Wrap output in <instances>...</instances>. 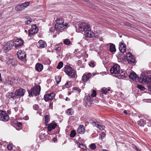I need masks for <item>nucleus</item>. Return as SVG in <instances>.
Returning <instances> with one entry per match:
<instances>
[{
	"label": "nucleus",
	"instance_id": "nucleus-1",
	"mask_svg": "<svg viewBox=\"0 0 151 151\" xmlns=\"http://www.w3.org/2000/svg\"><path fill=\"white\" fill-rule=\"evenodd\" d=\"M76 31L78 32H84L85 36L88 37H96V35L91 31V28L90 24L85 23H80L77 27Z\"/></svg>",
	"mask_w": 151,
	"mask_h": 151
},
{
	"label": "nucleus",
	"instance_id": "nucleus-2",
	"mask_svg": "<svg viewBox=\"0 0 151 151\" xmlns=\"http://www.w3.org/2000/svg\"><path fill=\"white\" fill-rule=\"evenodd\" d=\"M65 72L69 76L72 78L75 77L76 73L75 70L73 69L71 67L66 65L65 67Z\"/></svg>",
	"mask_w": 151,
	"mask_h": 151
},
{
	"label": "nucleus",
	"instance_id": "nucleus-3",
	"mask_svg": "<svg viewBox=\"0 0 151 151\" xmlns=\"http://www.w3.org/2000/svg\"><path fill=\"white\" fill-rule=\"evenodd\" d=\"M120 69L119 65L117 64H115L111 68L110 70L111 73L113 76L117 77L119 73L121 71Z\"/></svg>",
	"mask_w": 151,
	"mask_h": 151
},
{
	"label": "nucleus",
	"instance_id": "nucleus-4",
	"mask_svg": "<svg viewBox=\"0 0 151 151\" xmlns=\"http://www.w3.org/2000/svg\"><path fill=\"white\" fill-rule=\"evenodd\" d=\"M41 90V87L39 85H36L32 88L30 92L29 91L30 96H33V94L36 96L39 94Z\"/></svg>",
	"mask_w": 151,
	"mask_h": 151
},
{
	"label": "nucleus",
	"instance_id": "nucleus-5",
	"mask_svg": "<svg viewBox=\"0 0 151 151\" xmlns=\"http://www.w3.org/2000/svg\"><path fill=\"white\" fill-rule=\"evenodd\" d=\"M9 115L5 111H0V119L1 121H7L9 120Z\"/></svg>",
	"mask_w": 151,
	"mask_h": 151
},
{
	"label": "nucleus",
	"instance_id": "nucleus-6",
	"mask_svg": "<svg viewBox=\"0 0 151 151\" xmlns=\"http://www.w3.org/2000/svg\"><path fill=\"white\" fill-rule=\"evenodd\" d=\"M24 43V42L23 40L20 39H16L13 42V45H14L16 48L19 47L22 45Z\"/></svg>",
	"mask_w": 151,
	"mask_h": 151
},
{
	"label": "nucleus",
	"instance_id": "nucleus-7",
	"mask_svg": "<svg viewBox=\"0 0 151 151\" xmlns=\"http://www.w3.org/2000/svg\"><path fill=\"white\" fill-rule=\"evenodd\" d=\"M148 76H142L139 78H138L137 81L140 83L143 84H146L148 83Z\"/></svg>",
	"mask_w": 151,
	"mask_h": 151
},
{
	"label": "nucleus",
	"instance_id": "nucleus-8",
	"mask_svg": "<svg viewBox=\"0 0 151 151\" xmlns=\"http://www.w3.org/2000/svg\"><path fill=\"white\" fill-rule=\"evenodd\" d=\"M17 54L18 58L20 60H24L26 59V54L24 51L19 50L17 52Z\"/></svg>",
	"mask_w": 151,
	"mask_h": 151
},
{
	"label": "nucleus",
	"instance_id": "nucleus-9",
	"mask_svg": "<svg viewBox=\"0 0 151 151\" xmlns=\"http://www.w3.org/2000/svg\"><path fill=\"white\" fill-rule=\"evenodd\" d=\"M68 24L65 23V24H55V28L56 31L58 32H60L66 27H67Z\"/></svg>",
	"mask_w": 151,
	"mask_h": 151
},
{
	"label": "nucleus",
	"instance_id": "nucleus-10",
	"mask_svg": "<svg viewBox=\"0 0 151 151\" xmlns=\"http://www.w3.org/2000/svg\"><path fill=\"white\" fill-rule=\"evenodd\" d=\"M12 47V42H8L4 45L3 48V50L5 52H6L11 49Z\"/></svg>",
	"mask_w": 151,
	"mask_h": 151
},
{
	"label": "nucleus",
	"instance_id": "nucleus-11",
	"mask_svg": "<svg viewBox=\"0 0 151 151\" xmlns=\"http://www.w3.org/2000/svg\"><path fill=\"white\" fill-rule=\"evenodd\" d=\"M7 63L8 67L9 68H12L15 67L17 65V62L15 60L13 59H9Z\"/></svg>",
	"mask_w": 151,
	"mask_h": 151
},
{
	"label": "nucleus",
	"instance_id": "nucleus-12",
	"mask_svg": "<svg viewBox=\"0 0 151 151\" xmlns=\"http://www.w3.org/2000/svg\"><path fill=\"white\" fill-rule=\"evenodd\" d=\"M84 104L86 107L91 106L92 103V99L90 96H86L85 98Z\"/></svg>",
	"mask_w": 151,
	"mask_h": 151
},
{
	"label": "nucleus",
	"instance_id": "nucleus-13",
	"mask_svg": "<svg viewBox=\"0 0 151 151\" xmlns=\"http://www.w3.org/2000/svg\"><path fill=\"white\" fill-rule=\"evenodd\" d=\"M127 59L129 63H134L135 61L134 57L129 53L127 54Z\"/></svg>",
	"mask_w": 151,
	"mask_h": 151
},
{
	"label": "nucleus",
	"instance_id": "nucleus-14",
	"mask_svg": "<svg viewBox=\"0 0 151 151\" xmlns=\"http://www.w3.org/2000/svg\"><path fill=\"white\" fill-rule=\"evenodd\" d=\"M55 94L54 92L51 93L49 94H47L44 96V99L45 101H52L55 96Z\"/></svg>",
	"mask_w": 151,
	"mask_h": 151
},
{
	"label": "nucleus",
	"instance_id": "nucleus-15",
	"mask_svg": "<svg viewBox=\"0 0 151 151\" xmlns=\"http://www.w3.org/2000/svg\"><path fill=\"white\" fill-rule=\"evenodd\" d=\"M25 92V90L23 89H19L17 91L15 92L16 98H18V97H21L24 95Z\"/></svg>",
	"mask_w": 151,
	"mask_h": 151
},
{
	"label": "nucleus",
	"instance_id": "nucleus-16",
	"mask_svg": "<svg viewBox=\"0 0 151 151\" xmlns=\"http://www.w3.org/2000/svg\"><path fill=\"white\" fill-rule=\"evenodd\" d=\"M13 80V78H10L8 77H6L5 78V80L3 81V82L6 84L10 85L12 86V85Z\"/></svg>",
	"mask_w": 151,
	"mask_h": 151
},
{
	"label": "nucleus",
	"instance_id": "nucleus-17",
	"mask_svg": "<svg viewBox=\"0 0 151 151\" xmlns=\"http://www.w3.org/2000/svg\"><path fill=\"white\" fill-rule=\"evenodd\" d=\"M119 50L123 53L125 52L126 50V45L122 42H121L119 43Z\"/></svg>",
	"mask_w": 151,
	"mask_h": 151
},
{
	"label": "nucleus",
	"instance_id": "nucleus-18",
	"mask_svg": "<svg viewBox=\"0 0 151 151\" xmlns=\"http://www.w3.org/2000/svg\"><path fill=\"white\" fill-rule=\"evenodd\" d=\"M47 129L49 131H51L52 129H54L57 126V124L54 122H52V123L47 124Z\"/></svg>",
	"mask_w": 151,
	"mask_h": 151
},
{
	"label": "nucleus",
	"instance_id": "nucleus-19",
	"mask_svg": "<svg viewBox=\"0 0 151 151\" xmlns=\"http://www.w3.org/2000/svg\"><path fill=\"white\" fill-rule=\"evenodd\" d=\"M129 77L134 81L136 82L138 81L137 79L139 78H138L137 76L136 73L134 72L131 73L129 76Z\"/></svg>",
	"mask_w": 151,
	"mask_h": 151
},
{
	"label": "nucleus",
	"instance_id": "nucleus-20",
	"mask_svg": "<svg viewBox=\"0 0 151 151\" xmlns=\"http://www.w3.org/2000/svg\"><path fill=\"white\" fill-rule=\"evenodd\" d=\"M91 76V74L90 73H89L86 75H83L82 77V79L83 82H86L90 78Z\"/></svg>",
	"mask_w": 151,
	"mask_h": 151
},
{
	"label": "nucleus",
	"instance_id": "nucleus-21",
	"mask_svg": "<svg viewBox=\"0 0 151 151\" xmlns=\"http://www.w3.org/2000/svg\"><path fill=\"white\" fill-rule=\"evenodd\" d=\"M77 132L78 134H83L85 132V129L83 125H80L77 129Z\"/></svg>",
	"mask_w": 151,
	"mask_h": 151
},
{
	"label": "nucleus",
	"instance_id": "nucleus-22",
	"mask_svg": "<svg viewBox=\"0 0 151 151\" xmlns=\"http://www.w3.org/2000/svg\"><path fill=\"white\" fill-rule=\"evenodd\" d=\"M38 45L39 47L41 48L45 47L47 46V44L46 43L42 40H40L39 41Z\"/></svg>",
	"mask_w": 151,
	"mask_h": 151
},
{
	"label": "nucleus",
	"instance_id": "nucleus-23",
	"mask_svg": "<svg viewBox=\"0 0 151 151\" xmlns=\"http://www.w3.org/2000/svg\"><path fill=\"white\" fill-rule=\"evenodd\" d=\"M43 68V65L40 63H37L35 66L36 70L38 71H41Z\"/></svg>",
	"mask_w": 151,
	"mask_h": 151
},
{
	"label": "nucleus",
	"instance_id": "nucleus-24",
	"mask_svg": "<svg viewBox=\"0 0 151 151\" xmlns=\"http://www.w3.org/2000/svg\"><path fill=\"white\" fill-rule=\"evenodd\" d=\"M127 76V74L125 71H121V72H119V73L118 76L116 77H118L119 78H123Z\"/></svg>",
	"mask_w": 151,
	"mask_h": 151
},
{
	"label": "nucleus",
	"instance_id": "nucleus-25",
	"mask_svg": "<svg viewBox=\"0 0 151 151\" xmlns=\"http://www.w3.org/2000/svg\"><path fill=\"white\" fill-rule=\"evenodd\" d=\"M110 45L109 50L111 52L114 53L116 51L115 46L112 43H110Z\"/></svg>",
	"mask_w": 151,
	"mask_h": 151
},
{
	"label": "nucleus",
	"instance_id": "nucleus-26",
	"mask_svg": "<svg viewBox=\"0 0 151 151\" xmlns=\"http://www.w3.org/2000/svg\"><path fill=\"white\" fill-rule=\"evenodd\" d=\"M146 121L142 119H140L137 122L138 124L140 126L143 127L144 125L146 124Z\"/></svg>",
	"mask_w": 151,
	"mask_h": 151
},
{
	"label": "nucleus",
	"instance_id": "nucleus-27",
	"mask_svg": "<svg viewBox=\"0 0 151 151\" xmlns=\"http://www.w3.org/2000/svg\"><path fill=\"white\" fill-rule=\"evenodd\" d=\"M56 24H58V25L65 24V23H64V20L62 18H59L57 19L56 20Z\"/></svg>",
	"mask_w": 151,
	"mask_h": 151
},
{
	"label": "nucleus",
	"instance_id": "nucleus-28",
	"mask_svg": "<svg viewBox=\"0 0 151 151\" xmlns=\"http://www.w3.org/2000/svg\"><path fill=\"white\" fill-rule=\"evenodd\" d=\"M16 10L17 11H22L24 9V7L21 4L17 5L15 7Z\"/></svg>",
	"mask_w": 151,
	"mask_h": 151
},
{
	"label": "nucleus",
	"instance_id": "nucleus-29",
	"mask_svg": "<svg viewBox=\"0 0 151 151\" xmlns=\"http://www.w3.org/2000/svg\"><path fill=\"white\" fill-rule=\"evenodd\" d=\"M8 97L9 99L12 98L14 100L17 99L15 93H14L13 92H11L9 93V95L8 96Z\"/></svg>",
	"mask_w": 151,
	"mask_h": 151
},
{
	"label": "nucleus",
	"instance_id": "nucleus-30",
	"mask_svg": "<svg viewBox=\"0 0 151 151\" xmlns=\"http://www.w3.org/2000/svg\"><path fill=\"white\" fill-rule=\"evenodd\" d=\"M61 44H60L56 45L54 47L55 50L58 52H59L61 49Z\"/></svg>",
	"mask_w": 151,
	"mask_h": 151
},
{
	"label": "nucleus",
	"instance_id": "nucleus-31",
	"mask_svg": "<svg viewBox=\"0 0 151 151\" xmlns=\"http://www.w3.org/2000/svg\"><path fill=\"white\" fill-rule=\"evenodd\" d=\"M93 122L95 124V126L100 130H102L104 129V126L96 124L95 122Z\"/></svg>",
	"mask_w": 151,
	"mask_h": 151
},
{
	"label": "nucleus",
	"instance_id": "nucleus-32",
	"mask_svg": "<svg viewBox=\"0 0 151 151\" xmlns=\"http://www.w3.org/2000/svg\"><path fill=\"white\" fill-rule=\"evenodd\" d=\"M67 114L69 115H72L74 113L73 110L71 108L68 109L66 111Z\"/></svg>",
	"mask_w": 151,
	"mask_h": 151
},
{
	"label": "nucleus",
	"instance_id": "nucleus-33",
	"mask_svg": "<svg viewBox=\"0 0 151 151\" xmlns=\"http://www.w3.org/2000/svg\"><path fill=\"white\" fill-rule=\"evenodd\" d=\"M109 91V89H107L106 88H103L101 89V92L102 94H104L105 95L106 94L107 91Z\"/></svg>",
	"mask_w": 151,
	"mask_h": 151
},
{
	"label": "nucleus",
	"instance_id": "nucleus-34",
	"mask_svg": "<svg viewBox=\"0 0 151 151\" xmlns=\"http://www.w3.org/2000/svg\"><path fill=\"white\" fill-rule=\"evenodd\" d=\"M26 18L27 19V21H25V24H28L32 22V20L30 17H26Z\"/></svg>",
	"mask_w": 151,
	"mask_h": 151
},
{
	"label": "nucleus",
	"instance_id": "nucleus-35",
	"mask_svg": "<svg viewBox=\"0 0 151 151\" xmlns=\"http://www.w3.org/2000/svg\"><path fill=\"white\" fill-rule=\"evenodd\" d=\"M77 144L78 147L81 148L82 149L84 150L86 148V146L82 144H80L79 142H77Z\"/></svg>",
	"mask_w": 151,
	"mask_h": 151
},
{
	"label": "nucleus",
	"instance_id": "nucleus-36",
	"mask_svg": "<svg viewBox=\"0 0 151 151\" xmlns=\"http://www.w3.org/2000/svg\"><path fill=\"white\" fill-rule=\"evenodd\" d=\"M45 124L46 126H47L48 121L50 120L49 116L48 115H45Z\"/></svg>",
	"mask_w": 151,
	"mask_h": 151
},
{
	"label": "nucleus",
	"instance_id": "nucleus-37",
	"mask_svg": "<svg viewBox=\"0 0 151 151\" xmlns=\"http://www.w3.org/2000/svg\"><path fill=\"white\" fill-rule=\"evenodd\" d=\"M36 33V31H34L33 30L29 29V35L30 36L33 35L34 34Z\"/></svg>",
	"mask_w": 151,
	"mask_h": 151
},
{
	"label": "nucleus",
	"instance_id": "nucleus-38",
	"mask_svg": "<svg viewBox=\"0 0 151 151\" xmlns=\"http://www.w3.org/2000/svg\"><path fill=\"white\" fill-rule=\"evenodd\" d=\"M90 149L92 150H94L96 148V144L94 143H92L89 145Z\"/></svg>",
	"mask_w": 151,
	"mask_h": 151
},
{
	"label": "nucleus",
	"instance_id": "nucleus-39",
	"mask_svg": "<svg viewBox=\"0 0 151 151\" xmlns=\"http://www.w3.org/2000/svg\"><path fill=\"white\" fill-rule=\"evenodd\" d=\"M21 4L22 5H23V6L24 7V9L25 8L27 7L29 5V2H27Z\"/></svg>",
	"mask_w": 151,
	"mask_h": 151
},
{
	"label": "nucleus",
	"instance_id": "nucleus-40",
	"mask_svg": "<svg viewBox=\"0 0 151 151\" xmlns=\"http://www.w3.org/2000/svg\"><path fill=\"white\" fill-rule=\"evenodd\" d=\"M61 77L59 76H57L55 77L56 82L57 84H58L61 81Z\"/></svg>",
	"mask_w": 151,
	"mask_h": 151
},
{
	"label": "nucleus",
	"instance_id": "nucleus-41",
	"mask_svg": "<svg viewBox=\"0 0 151 151\" xmlns=\"http://www.w3.org/2000/svg\"><path fill=\"white\" fill-rule=\"evenodd\" d=\"M105 136L106 134L104 132H102L101 134H99V139H102L104 138L105 137Z\"/></svg>",
	"mask_w": 151,
	"mask_h": 151
},
{
	"label": "nucleus",
	"instance_id": "nucleus-42",
	"mask_svg": "<svg viewBox=\"0 0 151 151\" xmlns=\"http://www.w3.org/2000/svg\"><path fill=\"white\" fill-rule=\"evenodd\" d=\"M76 134V132L75 130H72L70 134V136L71 137H74Z\"/></svg>",
	"mask_w": 151,
	"mask_h": 151
},
{
	"label": "nucleus",
	"instance_id": "nucleus-43",
	"mask_svg": "<svg viewBox=\"0 0 151 151\" xmlns=\"http://www.w3.org/2000/svg\"><path fill=\"white\" fill-rule=\"evenodd\" d=\"M63 66V63L62 62H60L59 63L57 67V69H60Z\"/></svg>",
	"mask_w": 151,
	"mask_h": 151
},
{
	"label": "nucleus",
	"instance_id": "nucleus-44",
	"mask_svg": "<svg viewBox=\"0 0 151 151\" xmlns=\"http://www.w3.org/2000/svg\"><path fill=\"white\" fill-rule=\"evenodd\" d=\"M71 85V83L70 81H68L65 84V86L67 88H69L70 87Z\"/></svg>",
	"mask_w": 151,
	"mask_h": 151
},
{
	"label": "nucleus",
	"instance_id": "nucleus-45",
	"mask_svg": "<svg viewBox=\"0 0 151 151\" xmlns=\"http://www.w3.org/2000/svg\"><path fill=\"white\" fill-rule=\"evenodd\" d=\"M64 43L66 45H69L70 44V40L68 39H66L64 41Z\"/></svg>",
	"mask_w": 151,
	"mask_h": 151
},
{
	"label": "nucleus",
	"instance_id": "nucleus-46",
	"mask_svg": "<svg viewBox=\"0 0 151 151\" xmlns=\"http://www.w3.org/2000/svg\"><path fill=\"white\" fill-rule=\"evenodd\" d=\"M137 88H139L140 90L144 91L145 89V88L141 85H138L137 86Z\"/></svg>",
	"mask_w": 151,
	"mask_h": 151
},
{
	"label": "nucleus",
	"instance_id": "nucleus-47",
	"mask_svg": "<svg viewBox=\"0 0 151 151\" xmlns=\"http://www.w3.org/2000/svg\"><path fill=\"white\" fill-rule=\"evenodd\" d=\"M49 31L51 33H53L55 31V29L53 27H50L49 29Z\"/></svg>",
	"mask_w": 151,
	"mask_h": 151
},
{
	"label": "nucleus",
	"instance_id": "nucleus-48",
	"mask_svg": "<svg viewBox=\"0 0 151 151\" xmlns=\"http://www.w3.org/2000/svg\"><path fill=\"white\" fill-rule=\"evenodd\" d=\"M96 92L95 90H93L92 93L91 94L92 97H95L96 96Z\"/></svg>",
	"mask_w": 151,
	"mask_h": 151
},
{
	"label": "nucleus",
	"instance_id": "nucleus-49",
	"mask_svg": "<svg viewBox=\"0 0 151 151\" xmlns=\"http://www.w3.org/2000/svg\"><path fill=\"white\" fill-rule=\"evenodd\" d=\"M73 89L74 90L77 91L78 92H80L81 91V89H80L76 87H74Z\"/></svg>",
	"mask_w": 151,
	"mask_h": 151
},
{
	"label": "nucleus",
	"instance_id": "nucleus-50",
	"mask_svg": "<svg viewBox=\"0 0 151 151\" xmlns=\"http://www.w3.org/2000/svg\"><path fill=\"white\" fill-rule=\"evenodd\" d=\"M7 148L8 150H11L12 149V145L9 144L7 146Z\"/></svg>",
	"mask_w": 151,
	"mask_h": 151
},
{
	"label": "nucleus",
	"instance_id": "nucleus-51",
	"mask_svg": "<svg viewBox=\"0 0 151 151\" xmlns=\"http://www.w3.org/2000/svg\"><path fill=\"white\" fill-rule=\"evenodd\" d=\"M89 65L90 66L92 67H93L95 66L94 63L92 61L90 62L89 63Z\"/></svg>",
	"mask_w": 151,
	"mask_h": 151
},
{
	"label": "nucleus",
	"instance_id": "nucleus-52",
	"mask_svg": "<svg viewBox=\"0 0 151 151\" xmlns=\"http://www.w3.org/2000/svg\"><path fill=\"white\" fill-rule=\"evenodd\" d=\"M33 29H32V30H33L34 31H36V33L38 32V29L36 27L35 25H34L33 27H32Z\"/></svg>",
	"mask_w": 151,
	"mask_h": 151
},
{
	"label": "nucleus",
	"instance_id": "nucleus-53",
	"mask_svg": "<svg viewBox=\"0 0 151 151\" xmlns=\"http://www.w3.org/2000/svg\"><path fill=\"white\" fill-rule=\"evenodd\" d=\"M15 124L18 127H20L22 125V123L19 122L16 123Z\"/></svg>",
	"mask_w": 151,
	"mask_h": 151
},
{
	"label": "nucleus",
	"instance_id": "nucleus-54",
	"mask_svg": "<svg viewBox=\"0 0 151 151\" xmlns=\"http://www.w3.org/2000/svg\"><path fill=\"white\" fill-rule=\"evenodd\" d=\"M148 83H151V75L148 76Z\"/></svg>",
	"mask_w": 151,
	"mask_h": 151
},
{
	"label": "nucleus",
	"instance_id": "nucleus-55",
	"mask_svg": "<svg viewBox=\"0 0 151 151\" xmlns=\"http://www.w3.org/2000/svg\"><path fill=\"white\" fill-rule=\"evenodd\" d=\"M38 106L37 105H35L34 106V108L35 110H37L38 109Z\"/></svg>",
	"mask_w": 151,
	"mask_h": 151
},
{
	"label": "nucleus",
	"instance_id": "nucleus-56",
	"mask_svg": "<svg viewBox=\"0 0 151 151\" xmlns=\"http://www.w3.org/2000/svg\"><path fill=\"white\" fill-rule=\"evenodd\" d=\"M52 104H51V103H50V105H49V107L50 108V109H52Z\"/></svg>",
	"mask_w": 151,
	"mask_h": 151
},
{
	"label": "nucleus",
	"instance_id": "nucleus-57",
	"mask_svg": "<svg viewBox=\"0 0 151 151\" xmlns=\"http://www.w3.org/2000/svg\"><path fill=\"white\" fill-rule=\"evenodd\" d=\"M135 149L137 150V151H141L140 149L138 148L136 146H135Z\"/></svg>",
	"mask_w": 151,
	"mask_h": 151
},
{
	"label": "nucleus",
	"instance_id": "nucleus-58",
	"mask_svg": "<svg viewBox=\"0 0 151 151\" xmlns=\"http://www.w3.org/2000/svg\"><path fill=\"white\" fill-rule=\"evenodd\" d=\"M148 89L150 91H151V85L148 86Z\"/></svg>",
	"mask_w": 151,
	"mask_h": 151
},
{
	"label": "nucleus",
	"instance_id": "nucleus-59",
	"mask_svg": "<svg viewBox=\"0 0 151 151\" xmlns=\"http://www.w3.org/2000/svg\"><path fill=\"white\" fill-rule=\"evenodd\" d=\"M25 119L26 120H28L29 119V117H28V116H25Z\"/></svg>",
	"mask_w": 151,
	"mask_h": 151
},
{
	"label": "nucleus",
	"instance_id": "nucleus-60",
	"mask_svg": "<svg viewBox=\"0 0 151 151\" xmlns=\"http://www.w3.org/2000/svg\"><path fill=\"white\" fill-rule=\"evenodd\" d=\"M53 140L55 142L57 141V139L55 138H53Z\"/></svg>",
	"mask_w": 151,
	"mask_h": 151
},
{
	"label": "nucleus",
	"instance_id": "nucleus-61",
	"mask_svg": "<svg viewBox=\"0 0 151 151\" xmlns=\"http://www.w3.org/2000/svg\"><path fill=\"white\" fill-rule=\"evenodd\" d=\"M84 56L85 58H87L88 57V54L86 53Z\"/></svg>",
	"mask_w": 151,
	"mask_h": 151
},
{
	"label": "nucleus",
	"instance_id": "nucleus-62",
	"mask_svg": "<svg viewBox=\"0 0 151 151\" xmlns=\"http://www.w3.org/2000/svg\"><path fill=\"white\" fill-rule=\"evenodd\" d=\"M124 113L126 114H127V111L126 110H124Z\"/></svg>",
	"mask_w": 151,
	"mask_h": 151
},
{
	"label": "nucleus",
	"instance_id": "nucleus-63",
	"mask_svg": "<svg viewBox=\"0 0 151 151\" xmlns=\"http://www.w3.org/2000/svg\"><path fill=\"white\" fill-rule=\"evenodd\" d=\"M0 81H2V78H1V75L0 73Z\"/></svg>",
	"mask_w": 151,
	"mask_h": 151
},
{
	"label": "nucleus",
	"instance_id": "nucleus-64",
	"mask_svg": "<svg viewBox=\"0 0 151 151\" xmlns=\"http://www.w3.org/2000/svg\"><path fill=\"white\" fill-rule=\"evenodd\" d=\"M14 110L16 112L17 111V108H14Z\"/></svg>",
	"mask_w": 151,
	"mask_h": 151
}]
</instances>
